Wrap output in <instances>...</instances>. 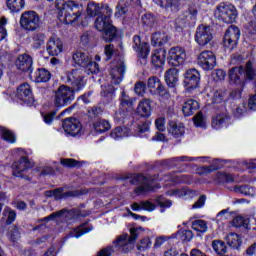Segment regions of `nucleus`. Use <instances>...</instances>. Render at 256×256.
Listing matches in <instances>:
<instances>
[{
	"label": "nucleus",
	"instance_id": "obj_1",
	"mask_svg": "<svg viewBox=\"0 0 256 256\" xmlns=\"http://www.w3.org/2000/svg\"><path fill=\"white\" fill-rule=\"evenodd\" d=\"M66 83H69L71 87L61 85L55 91V107H67V105H71V102L75 99V91H81L85 87L83 76L77 70H72L66 74Z\"/></svg>",
	"mask_w": 256,
	"mask_h": 256
},
{
	"label": "nucleus",
	"instance_id": "obj_2",
	"mask_svg": "<svg viewBox=\"0 0 256 256\" xmlns=\"http://www.w3.org/2000/svg\"><path fill=\"white\" fill-rule=\"evenodd\" d=\"M55 5L56 9L60 10L58 13L60 21H63L66 25L75 23L81 17L83 8L73 0H56Z\"/></svg>",
	"mask_w": 256,
	"mask_h": 256
},
{
	"label": "nucleus",
	"instance_id": "obj_3",
	"mask_svg": "<svg viewBox=\"0 0 256 256\" xmlns=\"http://www.w3.org/2000/svg\"><path fill=\"white\" fill-rule=\"evenodd\" d=\"M137 239H139V228H131L130 236L129 234L118 236L114 241V245L121 253H129V251H133Z\"/></svg>",
	"mask_w": 256,
	"mask_h": 256
},
{
	"label": "nucleus",
	"instance_id": "obj_4",
	"mask_svg": "<svg viewBox=\"0 0 256 256\" xmlns=\"http://www.w3.org/2000/svg\"><path fill=\"white\" fill-rule=\"evenodd\" d=\"M95 27L98 31H103L102 37L106 43H111L117 37V28L111 24V16H98Z\"/></svg>",
	"mask_w": 256,
	"mask_h": 256
},
{
	"label": "nucleus",
	"instance_id": "obj_5",
	"mask_svg": "<svg viewBox=\"0 0 256 256\" xmlns=\"http://www.w3.org/2000/svg\"><path fill=\"white\" fill-rule=\"evenodd\" d=\"M214 15L216 19L223 21V23H235L237 19V8H235L233 4L220 3L216 7Z\"/></svg>",
	"mask_w": 256,
	"mask_h": 256
},
{
	"label": "nucleus",
	"instance_id": "obj_6",
	"mask_svg": "<svg viewBox=\"0 0 256 256\" xmlns=\"http://www.w3.org/2000/svg\"><path fill=\"white\" fill-rule=\"evenodd\" d=\"M20 27L24 31L33 32L41 27V18L35 11H25L20 17Z\"/></svg>",
	"mask_w": 256,
	"mask_h": 256
},
{
	"label": "nucleus",
	"instance_id": "obj_7",
	"mask_svg": "<svg viewBox=\"0 0 256 256\" xmlns=\"http://www.w3.org/2000/svg\"><path fill=\"white\" fill-rule=\"evenodd\" d=\"M35 163L30 162L25 156L21 157L20 160L12 164V174L14 177H20L26 181H31V177L27 176L29 169H33Z\"/></svg>",
	"mask_w": 256,
	"mask_h": 256
},
{
	"label": "nucleus",
	"instance_id": "obj_8",
	"mask_svg": "<svg viewBox=\"0 0 256 256\" xmlns=\"http://www.w3.org/2000/svg\"><path fill=\"white\" fill-rule=\"evenodd\" d=\"M241 37V30L236 25H230L225 32L223 38V44L228 51H233L239 43V38Z\"/></svg>",
	"mask_w": 256,
	"mask_h": 256
},
{
	"label": "nucleus",
	"instance_id": "obj_9",
	"mask_svg": "<svg viewBox=\"0 0 256 256\" xmlns=\"http://www.w3.org/2000/svg\"><path fill=\"white\" fill-rule=\"evenodd\" d=\"M197 65L204 71H213L217 66V57L213 51L204 50L197 56Z\"/></svg>",
	"mask_w": 256,
	"mask_h": 256
},
{
	"label": "nucleus",
	"instance_id": "obj_10",
	"mask_svg": "<svg viewBox=\"0 0 256 256\" xmlns=\"http://www.w3.org/2000/svg\"><path fill=\"white\" fill-rule=\"evenodd\" d=\"M213 41V29L211 26L201 24L195 32V42L199 47H207Z\"/></svg>",
	"mask_w": 256,
	"mask_h": 256
},
{
	"label": "nucleus",
	"instance_id": "obj_11",
	"mask_svg": "<svg viewBox=\"0 0 256 256\" xmlns=\"http://www.w3.org/2000/svg\"><path fill=\"white\" fill-rule=\"evenodd\" d=\"M63 215L67 219H77V217H87V214H85L80 209H72V210L62 209L60 211L50 214L47 217L39 219L38 223H43V222L49 223V221L55 220L56 217H63Z\"/></svg>",
	"mask_w": 256,
	"mask_h": 256
},
{
	"label": "nucleus",
	"instance_id": "obj_12",
	"mask_svg": "<svg viewBox=\"0 0 256 256\" xmlns=\"http://www.w3.org/2000/svg\"><path fill=\"white\" fill-rule=\"evenodd\" d=\"M86 13L89 17H97V15H100L99 17H111L113 10L107 4L89 2Z\"/></svg>",
	"mask_w": 256,
	"mask_h": 256
},
{
	"label": "nucleus",
	"instance_id": "obj_13",
	"mask_svg": "<svg viewBox=\"0 0 256 256\" xmlns=\"http://www.w3.org/2000/svg\"><path fill=\"white\" fill-rule=\"evenodd\" d=\"M124 181H127V179H130L131 185H140L138 188L135 189L136 195H141V193H147V191H151V185H149V182L147 178L141 174L138 175H131L128 174L122 178Z\"/></svg>",
	"mask_w": 256,
	"mask_h": 256
},
{
	"label": "nucleus",
	"instance_id": "obj_14",
	"mask_svg": "<svg viewBox=\"0 0 256 256\" xmlns=\"http://www.w3.org/2000/svg\"><path fill=\"white\" fill-rule=\"evenodd\" d=\"M185 59H187V53L183 47H172L168 52V63L172 67H180L185 63Z\"/></svg>",
	"mask_w": 256,
	"mask_h": 256
},
{
	"label": "nucleus",
	"instance_id": "obj_15",
	"mask_svg": "<svg viewBox=\"0 0 256 256\" xmlns=\"http://www.w3.org/2000/svg\"><path fill=\"white\" fill-rule=\"evenodd\" d=\"M198 13L199 9L197 8V5L190 4L186 6L182 15L178 18V23H181L182 25H185V23H188V25H195Z\"/></svg>",
	"mask_w": 256,
	"mask_h": 256
},
{
	"label": "nucleus",
	"instance_id": "obj_16",
	"mask_svg": "<svg viewBox=\"0 0 256 256\" xmlns=\"http://www.w3.org/2000/svg\"><path fill=\"white\" fill-rule=\"evenodd\" d=\"M201 79L199 71L197 69H189L184 75V87L187 91H193L199 87V80Z\"/></svg>",
	"mask_w": 256,
	"mask_h": 256
},
{
	"label": "nucleus",
	"instance_id": "obj_17",
	"mask_svg": "<svg viewBox=\"0 0 256 256\" xmlns=\"http://www.w3.org/2000/svg\"><path fill=\"white\" fill-rule=\"evenodd\" d=\"M17 98L23 101L25 105H33L35 98L29 83H23L17 88Z\"/></svg>",
	"mask_w": 256,
	"mask_h": 256
},
{
	"label": "nucleus",
	"instance_id": "obj_18",
	"mask_svg": "<svg viewBox=\"0 0 256 256\" xmlns=\"http://www.w3.org/2000/svg\"><path fill=\"white\" fill-rule=\"evenodd\" d=\"M62 127L65 133L72 137H77L81 133V122L76 118H66L62 123Z\"/></svg>",
	"mask_w": 256,
	"mask_h": 256
},
{
	"label": "nucleus",
	"instance_id": "obj_19",
	"mask_svg": "<svg viewBox=\"0 0 256 256\" xmlns=\"http://www.w3.org/2000/svg\"><path fill=\"white\" fill-rule=\"evenodd\" d=\"M132 47L136 53H138V57L140 59H143L144 61L147 60V57H149V44L147 42L141 41V36L135 35L133 37V44Z\"/></svg>",
	"mask_w": 256,
	"mask_h": 256
},
{
	"label": "nucleus",
	"instance_id": "obj_20",
	"mask_svg": "<svg viewBox=\"0 0 256 256\" xmlns=\"http://www.w3.org/2000/svg\"><path fill=\"white\" fill-rule=\"evenodd\" d=\"M15 63L19 71H29L30 73L33 71V57L29 54L19 55Z\"/></svg>",
	"mask_w": 256,
	"mask_h": 256
},
{
	"label": "nucleus",
	"instance_id": "obj_21",
	"mask_svg": "<svg viewBox=\"0 0 256 256\" xmlns=\"http://www.w3.org/2000/svg\"><path fill=\"white\" fill-rule=\"evenodd\" d=\"M125 62H120L116 65V67L110 70L111 83L113 85H119L123 78L125 77Z\"/></svg>",
	"mask_w": 256,
	"mask_h": 256
},
{
	"label": "nucleus",
	"instance_id": "obj_22",
	"mask_svg": "<svg viewBox=\"0 0 256 256\" xmlns=\"http://www.w3.org/2000/svg\"><path fill=\"white\" fill-rule=\"evenodd\" d=\"M29 78L35 83H47L51 79V72L45 68H38L29 73Z\"/></svg>",
	"mask_w": 256,
	"mask_h": 256
},
{
	"label": "nucleus",
	"instance_id": "obj_23",
	"mask_svg": "<svg viewBox=\"0 0 256 256\" xmlns=\"http://www.w3.org/2000/svg\"><path fill=\"white\" fill-rule=\"evenodd\" d=\"M46 51L52 57H57V55L63 52V42L59 38H50L46 46Z\"/></svg>",
	"mask_w": 256,
	"mask_h": 256
},
{
	"label": "nucleus",
	"instance_id": "obj_24",
	"mask_svg": "<svg viewBox=\"0 0 256 256\" xmlns=\"http://www.w3.org/2000/svg\"><path fill=\"white\" fill-rule=\"evenodd\" d=\"M165 82L170 89L177 87L179 81V70L177 68H170L165 72Z\"/></svg>",
	"mask_w": 256,
	"mask_h": 256
},
{
	"label": "nucleus",
	"instance_id": "obj_25",
	"mask_svg": "<svg viewBox=\"0 0 256 256\" xmlns=\"http://www.w3.org/2000/svg\"><path fill=\"white\" fill-rule=\"evenodd\" d=\"M229 121H231V117L226 114V113H219L216 114L213 118H212V128L213 129H221L223 127H227Z\"/></svg>",
	"mask_w": 256,
	"mask_h": 256
},
{
	"label": "nucleus",
	"instance_id": "obj_26",
	"mask_svg": "<svg viewBox=\"0 0 256 256\" xmlns=\"http://www.w3.org/2000/svg\"><path fill=\"white\" fill-rule=\"evenodd\" d=\"M244 81L242 82V87H245L246 81H256V69L253 66V62L248 61L245 66H243Z\"/></svg>",
	"mask_w": 256,
	"mask_h": 256
},
{
	"label": "nucleus",
	"instance_id": "obj_27",
	"mask_svg": "<svg viewBox=\"0 0 256 256\" xmlns=\"http://www.w3.org/2000/svg\"><path fill=\"white\" fill-rule=\"evenodd\" d=\"M151 99H143L138 103L136 113L140 117H151Z\"/></svg>",
	"mask_w": 256,
	"mask_h": 256
},
{
	"label": "nucleus",
	"instance_id": "obj_28",
	"mask_svg": "<svg viewBox=\"0 0 256 256\" xmlns=\"http://www.w3.org/2000/svg\"><path fill=\"white\" fill-rule=\"evenodd\" d=\"M168 133L175 137V139H179V137H183V135H185V126L181 123L170 121L168 124Z\"/></svg>",
	"mask_w": 256,
	"mask_h": 256
},
{
	"label": "nucleus",
	"instance_id": "obj_29",
	"mask_svg": "<svg viewBox=\"0 0 256 256\" xmlns=\"http://www.w3.org/2000/svg\"><path fill=\"white\" fill-rule=\"evenodd\" d=\"M81 193L79 190L67 191L63 187L54 189V199L56 201H61V199H69V197H79Z\"/></svg>",
	"mask_w": 256,
	"mask_h": 256
},
{
	"label": "nucleus",
	"instance_id": "obj_30",
	"mask_svg": "<svg viewBox=\"0 0 256 256\" xmlns=\"http://www.w3.org/2000/svg\"><path fill=\"white\" fill-rule=\"evenodd\" d=\"M199 109V102L195 99H188L184 102L182 111L185 117H191Z\"/></svg>",
	"mask_w": 256,
	"mask_h": 256
},
{
	"label": "nucleus",
	"instance_id": "obj_31",
	"mask_svg": "<svg viewBox=\"0 0 256 256\" xmlns=\"http://www.w3.org/2000/svg\"><path fill=\"white\" fill-rule=\"evenodd\" d=\"M167 57V50L160 48L155 50L152 54V63L155 67H163L165 65V59Z\"/></svg>",
	"mask_w": 256,
	"mask_h": 256
},
{
	"label": "nucleus",
	"instance_id": "obj_32",
	"mask_svg": "<svg viewBox=\"0 0 256 256\" xmlns=\"http://www.w3.org/2000/svg\"><path fill=\"white\" fill-rule=\"evenodd\" d=\"M72 59L74 63H76V65L79 67H87L91 56L83 51L78 50L73 54Z\"/></svg>",
	"mask_w": 256,
	"mask_h": 256
},
{
	"label": "nucleus",
	"instance_id": "obj_33",
	"mask_svg": "<svg viewBox=\"0 0 256 256\" xmlns=\"http://www.w3.org/2000/svg\"><path fill=\"white\" fill-rule=\"evenodd\" d=\"M168 41L169 36H167V34L165 33L156 32L152 34L151 45H153V47H161L165 45V43H167Z\"/></svg>",
	"mask_w": 256,
	"mask_h": 256
},
{
	"label": "nucleus",
	"instance_id": "obj_34",
	"mask_svg": "<svg viewBox=\"0 0 256 256\" xmlns=\"http://www.w3.org/2000/svg\"><path fill=\"white\" fill-rule=\"evenodd\" d=\"M93 129L96 131V133H105L111 129V123L105 119H98L93 122Z\"/></svg>",
	"mask_w": 256,
	"mask_h": 256
},
{
	"label": "nucleus",
	"instance_id": "obj_35",
	"mask_svg": "<svg viewBox=\"0 0 256 256\" xmlns=\"http://www.w3.org/2000/svg\"><path fill=\"white\" fill-rule=\"evenodd\" d=\"M241 75H243V66L232 67L228 72V77L233 83H241Z\"/></svg>",
	"mask_w": 256,
	"mask_h": 256
},
{
	"label": "nucleus",
	"instance_id": "obj_36",
	"mask_svg": "<svg viewBox=\"0 0 256 256\" xmlns=\"http://www.w3.org/2000/svg\"><path fill=\"white\" fill-rule=\"evenodd\" d=\"M120 105H121V108L125 109V111L127 112H131L134 109L133 98L127 95L125 91H123L121 94Z\"/></svg>",
	"mask_w": 256,
	"mask_h": 256
},
{
	"label": "nucleus",
	"instance_id": "obj_37",
	"mask_svg": "<svg viewBox=\"0 0 256 256\" xmlns=\"http://www.w3.org/2000/svg\"><path fill=\"white\" fill-rule=\"evenodd\" d=\"M226 243L232 249H239L241 247V237L237 233L231 232L226 236Z\"/></svg>",
	"mask_w": 256,
	"mask_h": 256
},
{
	"label": "nucleus",
	"instance_id": "obj_38",
	"mask_svg": "<svg viewBox=\"0 0 256 256\" xmlns=\"http://www.w3.org/2000/svg\"><path fill=\"white\" fill-rule=\"evenodd\" d=\"M6 5L11 13H19L25 7V0H6Z\"/></svg>",
	"mask_w": 256,
	"mask_h": 256
},
{
	"label": "nucleus",
	"instance_id": "obj_39",
	"mask_svg": "<svg viewBox=\"0 0 256 256\" xmlns=\"http://www.w3.org/2000/svg\"><path fill=\"white\" fill-rule=\"evenodd\" d=\"M234 193H241V195H246L248 197H255V188L249 185L234 186Z\"/></svg>",
	"mask_w": 256,
	"mask_h": 256
},
{
	"label": "nucleus",
	"instance_id": "obj_40",
	"mask_svg": "<svg viewBox=\"0 0 256 256\" xmlns=\"http://www.w3.org/2000/svg\"><path fill=\"white\" fill-rule=\"evenodd\" d=\"M0 135H2V139L7 141V143H15V141H17L15 134L5 127L0 126Z\"/></svg>",
	"mask_w": 256,
	"mask_h": 256
},
{
	"label": "nucleus",
	"instance_id": "obj_41",
	"mask_svg": "<svg viewBox=\"0 0 256 256\" xmlns=\"http://www.w3.org/2000/svg\"><path fill=\"white\" fill-rule=\"evenodd\" d=\"M212 248L217 255H225L227 253V245L221 240H214L212 242Z\"/></svg>",
	"mask_w": 256,
	"mask_h": 256
},
{
	"label": "nucleus",
	"instance_id": "obj_42",
	"mask_svg": "<svg viewBox=\"0 0 256 256\" xmlns=\"http://www.w3.org/2000/svg\"><path fill=\"white\" fill-rule=\"evenodd\" d=\"M220 167L217 164H211L209 166H200L197 168L198 175H209L213 171H217Z\"/></svg>",
	"mask_w": 256,
	"mask_h": 256
},
{
	"label": "nucleus",
	"instance_id": "obj_43",
	"mask_svg": "<svg viewBox=\"0 0 256 256\" xmlns=\"http://www.w3.org/2000/svg\"><path fill=\"white\" fill-rule=\"evenodd\" d=\"M161 85V80L157 77V76H152L150 78H148V82H147V87L151 93V95H153V93L155 92V90Z\"/></svg>",
	"mask_w": 256,
	"mask_h": 256
},
{
	"label": "nucleus",
	"instance_id": "obj_44",
	"mask_svg": "<svg viewBox=\"0 0 256 256\" xmlns=\"http://www.w3.org/2000/svg\"><path fill=\"white\" fill-rule=\"evenodd\" d=\"M152 95H158L160 99H169V97H171V93H169V90L165 85H163V83L157 87Z\"/></svg>",
	"mask_w": 256,
	"mask_h": 256
},
{
	"label": "nucleus",
	"instance_id": "obj_45",
	"mask_svg": "<svg viewBox=\"0 0 256 256\" xmlns=\"http://www.w3.org/2000/svg\"><path fill=\"white\" fill-rule=\"evenodd\" d=\"M60 163L63 167H68L69 169H73L74 167H81V162L73 158H61Z\"/></svg>",
	"mask_w": 256,
	"mask_h": 256
},
{
	"label": "nucleus",
	"instance_id": "obj_46",
	"mask_svg": "<svg viewBox=\"0 0 256 256\" xmlns=\"http://www.w3.org/2000/svg\"><path fill=\"white\" fill-rule=\"evenodd\" d=\"M192 229L200 233H207V222L205 220H194L192 222Z\"/></svg>",
	"mask_w": 256,
	"mask_h": 256
},
{
	"label": "nucleus",
	"instance_id": "obj_47",
	"mask_svg": "<svg viewBox=\"0 0 256 256\" xmlns=\"http://www.w3.org/2000/svg\"><path fill=\"white\" fill-rule=\"evenodd\" d=\"M8 236H9L10 241H12L13 243H15V241L20 239L21 232H19V227L17 225H12L9 228Z\"/></svg>",
	"mask_w": 256,
	"mask_h": 256
},
{
	"label": "nucleus",
	"instance_id": "obj_48",
	"mask_svg": "<svg viewBox=\"0 0 256 256\" xmlns=\"http://www.w3.org/2000/svg\"><path fill=\"white\" fill-rule=\"evenodd\" d=\"M45 44V34L43 33H37L33 36V45L35 49H39L41 45Z\"/></svg>",
	"mask_w": 256,
	"mask_h": 256
},
{
	"label": "nucleus",
	"instance_id": "obj_49",
	"mask_svg": "<svg viewBox=\"0 0 256 256\" xmlns=\"http://www.w3.org/2000/svg\"><path fill=\"white\" fill-rule=\"evenodd\" d=\"M134 91L136 95H140L142 97V95H145V91H147V84H145L143 81L136 82Z\"/></svg>",
	"mask_w": 256,
	"mask_h": 256
},
{
	"label": "nucleus",
	"instance_id": "obj_50",
	"mask_svg": "<svg viewBox=\"0 0 256 256\" xmlns=\"http://www.w3.org/2000/svg\"><path fill=\"white\" fill-rule=\"evenodd\" d=\"M194 125L196 127H205V117H203V112H198L194 117H193Z\"/></svg>",
	"mask_w": 256,
	"mask_h": 256
},
{
	"label": "nucleus",
	"instance_id": "obj_51",
	"mask_svg": "<svg viewBox=\"0 0 256 256\" xmlns=\"http://www.w3.org/2000/svg\"><path fill=\"white\" fill-rule=\"evenodd\" d=\"M156 202L158 203L159 207L162 208H169L171 207V205H173V202L171 200H168L163 196H158L156 198Z\"/></svg>",
	"mask_w": 256,
	"mask_h": 256
},
{
	"label": "nucleus",
	"instance_id": "obj_52",
	"mask_svg": "<svg viewBox=\"0 0 256 256\" xmlns=\"http://www.w3.org/2000/svg\"><path fill=\"white\" fill-rule=\"evenodd\" d=\"M113 93H115V88L113 87V85L108 84V85H104L102 86V91H101V95L102 97H109V95H113Z\"/></svg>",
	"mask_w": 256,
	"mask_h": 256
},
{
	"label": "nucleus",
	"instance_id": "obj_53",
	"mask_svg": "<svg viewBox=\"0 0 256 256\" xmlns=\"http://www.w3.org/2000/svg\"><path fill=\"white\" fill-rule=\"evenodd\" d=\"M84 69H88L92 74L97 73L99 71V64L97 62H93L90 58L88 64L84 66Z\"/></svg>",
	"mask_w": 256,
	"mask_h": 256
},
{
	"label": "nucleus",
	"instance_id": "obj_54",
	"mask_svg": "<svg viewBox=\"0 0 256 256\" xmlns=\"http://www.w3.org/2000/svg\"><path fill=\"white\" fill-rule=\"evenodd\" d=\"M88 115L90 119H93V117H99V115H103V109L99 106H94L88 110Z\"/></svg>",
	"mask_w": 256,
	"mask_h": 256
},
{
	"label": "nucleus",
	"instance_id": "obj_55",
	"mask_svg": "<svg viewBox=\"0 0 256 256\" xmlns=\"http://www.w3.org/2000/svg\"><path fill=\"white\" fill-rule=\"evenodd\" d=\"M151 247V240L149 238H144L137 245L138 251H145Z\"/></svg>",
	"mask_w": 256,
	"mask_h": 256
},
{
	"label": "nucleus",
	"instance_id": "obj_56",
	"mask_svg": "<svg viewBox=\"0 0 256 256\" xmlns=\"http://www.w3.org/2000/svg\"><path fill=\"white\" fill-rule=\"evenodd\" d=\"M110 137H112V139H121L122 137H125V132L123 131V128L117 127L111 131Z\"/></svg>",
	"mask_w": 256,
	"mask_h": 256
},
{
	"label": "nucleus",
	"instance_id": "obj_57",
	"mask_svg": "<svg viewBox=\"0 0 256 256\" xmlns=\"http://www.w3.org/2000/svg\"><path fill=\"white\" fill-rule=\"evenodd\" d=\"M254 89L255 94L252 95L248 100V108L250 111H256V80L254 82Z\"/></svg>",
	"mask_w": 256,
	"mask_h": 256
},
{
	"label": "nucleus",
	"instance_id": "obj_58",
	"mask_svg": "<svg viewBox=\"0 0 256 256\" xmlns=\"http://www.w3.org/2000/svg\"><path fill=\"white\" fill-rule=\"evenodd\" d=\"M5 213H8L7 219H6V225H11L12 223H14L15 219H17V213L12 209H8V211L5 210Z\"/></svg>",
	"mask_w": 256,
	"mask_h": 256
},
{
	"label": "nucleus",
	"instance_id": "obj_59",
	"mask_svg": "<svg viewBox=\"0 0 256 256\" xmlns=\"http://www.w3.org/2000/svg\"><path fill=\"white\" fill-rule=\"evenodd\" d=\"M142 23L148 27H151V25L155 23V17L152 14H144L142 16Z\"/></svg>",
	"mask_w": 256,
	"mask_h": 256
},
{
	"label": "nucleus",
	"instance_id": "obj_60",
	"mask_svg": "<svg viewBox=\"0 0 256 256\" xmlns=\"http://www.w3.org/2000/svg\"><path fill=\"white\" fill-rule=\"evenodd\" d=\"M156 207L157 206L150 201H141V209L144 211H155Z\"/></svg>",
	"mask_w": 256,
	"mask_h": 256
},
{
	"label": "nucleus",
	"instance_id": "obj_61",
	"mask_svg": "<svg viewBox=\"0 0 256 256\" xmlns=\"http://www.w3.org/2000/svg\"><path fill=\"white\" fill-rule=\"evenodd\" d=\"M127 113V110H125L124 108H120L114 114V119H116V121H122L123 119H125V117H127Z\"/></svg>",
	"mask_w": 256,
	"mask_h": 256
},
{
	"label": "nucleus",
	"instance_id": "obj_62",
	"mask_svg": "<svg viewBox=\"0 0 256 256\" xmlns=\"http://www.w3.org/2000/svg\"><path fill=\"white\" fill-rule=\"evenodd\" d=\"M104 53L107 59H111L113 57V53H115V46L113 44H108L104 48Z\"/></svg>",
	"mask_w": 256,
	"mask_h": 256
},
{
	"label": "nucleus",
	"instance_id": "obj_63",
	"mask_svg": "<svg viewBox=\"0 0 256 256\" xmlns=\"http://www.w3.org/2000/svg\"><path fill=\"white\" fill-rule=\"evenodd\" d=\"M113 253V246H108L106 248L101 249L96 256H111L113 255Z\"/></svg>",
	"mask_w": 256,
	"mask_h": 256
},
{
	"label": "nucleus",
	"instance_id": "obj_64",
	"mask_svg": "<svg viewBox=\"0 0 256 256\" xmlns=\"http://www.w3.org/2000/svg\"><path fill=\"white\" fill-rule=\"evenodd\" d=\"M247 111V109L245 108V105L242 106H238L234 112L233 115L234 117H236V119H239V117H243V114Z\"/></svg>",
	"mask_w": 256,
	"mask_h": 256
}]
</instances>
